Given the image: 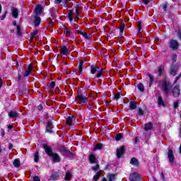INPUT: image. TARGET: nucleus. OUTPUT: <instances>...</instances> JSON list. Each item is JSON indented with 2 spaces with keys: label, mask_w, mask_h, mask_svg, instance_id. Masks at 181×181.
Masks as SVG:
<instances>
[{
  "label": "nucleus",
  "mask_w": 181,
  "mask_h": 181,
  "mask_svg": "<svg viewBox=\"0 0 181 181\" xmlns=\"http://www.w3.org/2000/svg\"><path fill=\"white\" fill-rule=\"evenodd\" d=\"M125 152V147L122 146L120 148H117L116 155L118 158H121Z\"/></svg>",
  "instance_id": "obj_12"
},
{
  "label": "nucleus",
  "mask_w": 181,
  "mask_h": 181,
  "mask_svg": "<svg viewBox=\"0 0 181 181\" xmlns=\"http://www.w3.org/2000/svg\"><path fill=\"white\" fill-rule=\"evenodd\" d=\"M11 16L14 19L19 18V10L15 7L11 8Z\"/></svg>",
  "instance_id": "obj_14"
},
{
  "label": "nucleus",
  "mask_w": 181,
  "mask_h": 181,
  "mask_svg": "<svg viewBox=\"0 0 181 181\" xmlns=\"http://www.w3.org/2000/svg\"><path fill=\"white\" fill-rule=\"evenodd\" d=\"M71 179V173L67 172L65 175V180H70Z\"/></svg>",
  "instance_id": "obj_38"
},
{
  "label": "nucleus",
  "mask_w": 181,
  "mask_h": 181,
  "mask_svg": "<svg viewBox=\"0 0 181 181\" xmlns=\"http://www.w3.org/2000/svg\"><path fill=\"white\" fill-rule=\"evenodd\" d=\"M12 148H13V145H12V144H9V146H8V149H12Z\"/></svg>",
  "instance_id": "obj_63"
},
{
  "label": "nucleus",
  "mask_w": 181,
  "mask_h": 181,
  "mask_svg": "<svg viewBox=\"0 0 181 181\" xmlns=\"http://www.w3.org/2000/svg\"><path fill=\"white\" fill-rule=\"evenodd\" d=\"M42 148L45 149L48 156L52 158L54 163H59V162H60V156L56 153H53V150H52V147L50 146H48L47 144H45L42 145Z\"/></svg>",
  "instance_id": "obj_1"
},
{
  "label": "nucleus",
  "mask_w": 181,
  "mask_h": 181,
  "mask_svg": "<svg viewBox=\"0 0 181 181\" xmlns=\"http://www.w3.org/2000/svg\"><path fill=\"white\" fill-rule=\"evenodd\" d=\"M142 25V23H141V22H139V23H138V26H139V28H138V29H137V30H138V32H142V28L141 27Z\"/></svg>",
  "instance_id": "obj_49"
},
{
  "label": "nucleus",
  "mask_w": 181,
  "mask_h": 181,
  "mask_svg": "<svg viewBox=\"0 0 181 181\" xmlns=\"http://www.w3.org/2000/svg\"><path fill=\"white\" fill-rule=\"evenodd\" d=\"M56 87V82L52 81L49 86V88H54Z\"/></svg>",
  "instance_id": "obj_48"
},
{
  "label": "nucleus",
  "mask_w": 181,
  "mask_h": 181,
  "mask_svg": "<svg viewBox=\"0 0 181 181\" xmlns=\"http://www.w3.org/2000/svg\"><path fill=\"white\" fill-rule=\"evenodd\" d=\"M173 105H174V108H177V107H179V102L178 101L174 102Z\"/></svg>",
  "instance_id": "obj_56"
},
{
  "label": "nucleus",
  "mask_w": 181,
  "mask_h": 181,
  "mask_svg": "<svg viewBox=\"0 0 181 181\" xmlns=\"http://www.w3.org/2000/svg\"><path fill=\"white\" fill-rule=\"evenodd\" d=\"M172 60H173V63H176L177 60V55H176L175 53L173 54Z\"/></svg>",
  "instance_id": "obj_41"
},
{
  "label": "nucleus",
  "mask_w": 181,
  "mask_h": 181,
  "mask_svg": "<svg viewBox=\"0 0 181 181\" xmlns=\"http://www.w3.org/2000/svg\"><path fill=\"white\" fill-rule=\"evenodd\" d=\"M64 35H66V36H71V35H73V32H71V30H69L66 28H64Z\"/></svg>",
  "instance_id": "obj_27"
},
{
  "label": "nucleus",
  "mask_w": 181,
  "mask_h": 181,
  "mask_svg": "<svg viewBox=\"0 0 181 181\" xmlns=\"http://www.w3.org/2000/svg\"><path fill=\"white\" fill-rule=\"evenodd\" d=\"M43 12V6L41 4L37 5L35 8V16H39V15H42Z\"/></svg>",
  "instance_id": "obj_13"
},
{
  "label": "nucleus",
  "mask_w": 181,
  "mask_h": 181,
  "mask_svg": "<svg viewBox=\"0 0 181 181\" xmlns=\"http://www.w3.org/2000/svg\"><path fill=\"white\" fill-rule=\"evenodd\" d=\"M80 34L81 35V36H83L85 39H88V40H90V39H91V35L90 34H88L87 33H84L83 31H81L80 33Z\"/></svg>",
  "instance_id": "obj_23"
},
{
  "label": "nucleus",
  "mask_w": 181,
  "mask_h": 181,
  "mask_svg": "<svg viewBox=\"0 0 181 181\" xmlns=\"http://www.w3.org/2000/svg\"><path fill=\"white\" fill-rule=\"evenodd\" d=\"M119 97H121V95L119 93V92H117V93L115 95V100H119Z\"/></svg>",
  "instance_id": "obj_51"
},
{
  "label": "nucleus",
  "mask_w": 181,
  "mask_h": 181,
  "mask_svg": "<svg viewBox=\"0 0 181 181\" xmlns=\"http://www.w3.org/2000/svg\"><path fill=\"white\" fill-rule=\"evenodd\" d=\"M52 129H53V122H52V120L49 119L46 127V132H49V134H52V132H53Z\"/></svg>",
  "instance_id": "obj_15"
},
{
  "label": "nucleus",
  "mask_w": 181,
  "mask_h": 181,
  "mask_svg": "<svg viewBox=\"0 0 181 181\" xmlns=\"http://www.w3.org/2000/svg\"><path fill=\"white\" fill-rule=\"evenodd\" d=\"M17 35L18 36H22V33H21V25H17Z\"/></svg>",
  "instance_id": "obj_43"
},
{
  "label": "nucleus",
  "mask_w": 181,
  "mask_h": 181,
  "mask_svg": "<svg viewBox=\"0 0 181 181\" xmlns=\"http://www.w3.org/2000/svg\"><path fill=\"white\" fill-rule=\"evenodd\" d=\"M129 108L131 110H136V103L135 101H132L129 103Z\"/></svg>",
  "instance_id": "obj_28"
},
{
  "label": "nucleus",
  "mask_w": 181,
  "mask_h": 181,
  "mask_svg": "<svg viewBox=\"0 0 181 181\" xmlns=\"http://www.w3.org/2000/svg\"><path fill=\"white\" fill-rule=\"evenodd\" d=\"M68 2L69 1L62 0L61 4H63V5H65L66 6H67Z\"/></svg>",
  "instance_id": "obj_58"
},
{
  "label": "nucleus",
  "mask_w": 181,
  "mask_h": 181,
  "mask_svg": "<svg viewBox=\"0 0 181 181\" xmlns=\"http://www.w3.org/2000/svg\"><path fill=\"white\" fill-rule=\"evenodd\" d=\"M108 180L109 181H114V180H115V175H114V174L109 175Z\"/></svg>",
  "instance_id": "obj_40"
},
{
  "label": "nucleus",
  "mask_w": 181,
  "mask_h": 181,
  "mask_svg": "<svg viewBox=\"0 0 181 181\" xmlns=\"http://www.w3.org/2000/svg\"><path fill=\"white\" fill-rule=\"evenodd\" d=\"M152 127H153L152 123L148 122V123H146V124H145L144 129H145L146 131H151V129H152Z\"/></svg>",
  "instance_id": "obj_29"
},
{
  "label": "nucleus",
  "mask_w": 181,
  "mask_h": 181,
  "mask_svg": "<svg viewBox=\"0 0 181 181\" xmlns=\"http://www.w3.org/2000/svg\"><path fill=\"white\" fill-rule=\"evenodd\" d=\"M177 37L180 39V40H181V31H178L177 33Z\"/></svg>",
  "instance_id": "obj_59"
},
{
  "label": "nucleus",
  "mask_w": 181,
  "mask_h": 181,
  "mask_svg": "<svg viewBox=\"0 0 181 181\" xmlns=\"http://www.w3.org/2000/svg\"><path fill=\"white\" fill-rule=\"evenodd\" d=\"M37 33H39L38 30L34 31L33 33H31V37L32 38L35 37V36H36V35H37Z\"/></svg>",
  "instance_id": "obj_50"
},
{
  "label": "nucleus",
  "mask_w": 181,
  "mask_h": 181,
  "mask_svg": "<svg viewBox=\"0 0 181 181\" xmlns=\"http://www.w3.org/2000/svg\"><path fill=\"white\" fill-rule=\"evenodd\" d=\"M76 98L80 104H87L88 103V98L81 93H78Z\"/></svg>",
  "instance_id": "obj_4"
},
{
  "label": "nucleus",
  "mask_w": 181,
  "mask_h": 181,
  "mask_svg": "<svg viewBox=\"0 0 181 181\" xmlns=\"http://www.w3.org/2000/svg\"><path fill=\"white\" fill-rule=\"evenodd\" d=\"M164 71H165V66H163V65H160V66H158V76H162Z\"/></svg>",
  "instance_id": "obj_24"
},
{
  "label": "nucleus",
  "mask_w": 181,
  "mask_h": 181,
  "mask_svg": "<svg viewBox=\"0 0 181 181\" xmlns=\"http://www.w3.org/2000/svg\"><path fill=\"white\" fill-rule=\"evenodd\" d=\"M33 69V65L32 64H30L27 69L25 71V72L23 73V77H28V76H32Z\"/></svg>",
  "instance_id": "obj_5"
},
{
  "label": "nucleus",
  "mask_w": 181,
  "mask_h": 181,
  "mask_svg": "<svg viewBox=\"0 0 181 181\" xmlns=\"http://www.w3.org/2000/svg\"><path fill=\"white\" fill-rule=\"evenodd\" d=\"M137 88L141 90V93H144V91H145V86L141 83L137 85Z\"/></svg>",
  "instance_id": "obj_35"
},
{
  "label": "nucleus",
  "mask_w": 181,
  "mask_h": 181,
  "mask_svg": "<svg viewBox=\"0 0 181 181\" xmlns=\"http://www.w3.org/2000/svg\"><path fill=\"white\" fill-rule=\"evenodd\" d=\"M84 68V61H81V62L78 64V69L79 73L83 72V69Z\"/></svg>",
  "instance_id": "obj_25"
},
{
  "label": "nucleus",
  "mask_w": 181,
  "mask_h": 181,
  "mask_svg": "<svg viewBox=\"0 0 181 181\" xmlns=\"http://www.w3.org/2000/svg\"><path fill=\"white\" fill-rule=\"evenodd\" d=\"M121 138H122V136L119 134L116 135L115 139L116 141H120Z\"/></svg>",
  "instance_id": "obj_52"
},
{
  "label": "nucleus",
  "mask_w": 181,
  "mask_h": 181,
  "mask_svg": "<svg viewBox=\"0 0 181 181\" xmlns=\"http://www.w3.org/2000/svg\"><path fill=\"white\" fill-rule=\"evenodd\" d=\"M101 149H103V144H97L95 147H94V148H93V151H98V150H101Z\"/></svg>",
  "instance_id": "obj_36"
},
{
  "label": "nucleus",
  "mask_w": 181,
  "mask_h": 181,
  "mask_svg": "<svg viewBox=\"0 0 181 181\" xmlns=\"http://www.w3.org/2000/svg\"><path fill=\"white\" fill-rule=\"evenodd\" d=\"M129 180L131 181H139L141 180V176L138 173H133L130 175Z\"/></svg>",
  "instance_id": "obj_11"
},
{
  "label": "nucleus",
  "mask_w": 181,
  "mask_h": 181,
  "mask_svg": "<svg viewBox=\"0 0 181 181\" xmlns=\"http://www.w3.org/2000/svg\"><path fill=\"white\" fill-rule=\"evenodd\" d=\"M179 135H180V136H181V124H180V130H179Z\"/></svg>",
  "instance_id": "obj_64"
},
{
  "label": "nucleus",
  "mask_w": 181,
  "mask_h": 181,
  "mask_svg": "<svg viewBox=\"0 0 181 181\" xmlns=\"http://www.w3.org/2000/svg\"><path fill=\"white\" fill-rule=\"evenodd\" d=\"M34 160L35 162H39V153L36 152L34 155Z\"/></svg>",
  "instance_id": "obj_42"
},
{
  "label": "nucleus",
  "mask_w": 181,
  "mask_h": 181,
  "mask_svg": "<svg viewBox=\"0 0 181 181\" xmlns=\"http://www.w3.org/2000/svg\"><path fill=\"white\" fill-rule=\"evenodd\" d=\"M8 117H10V118H18V117H19V114L16 112L11 111L8 113Z\"/></svg>",
  "instance_id": "obj_21"
},
{
  "label": "nucleus",
  "mask_w": 181,
  "mask_h": 181,
  "mask_svg": "<svg viewBox=\"0 0 181 181\" xmlns=\"http://www.w3.org/2000/svg\"><path fill=\"white\" fill-rule=\"evenodd\" d=\"M74 119V117H68V118L66 119V125H68L69 127H71V125L73 124Z\"/></svg>",
  "instance_id": "obj_19"
},
{
  "label": "nucleus",
  "mask_w": 181,
  "mask_h": 181,
  "mask_svg": "<svg viewBox=\"0 0 181 181\" xmlns=\"http://www.w3.org/2000/svg\"><path fill=\"white\" fill-rule=\"evenodd\" d=\"M177 69H179V65L173 64L170 69V74H171V76H176V73H177Z\"/></svg>",
  "instance_id": "obj_10"
},
{
  "label": "nucleus",
  "mask_w": 181,
  "mask_h": 181,
  "mask_svg": "<svg viewBox=\"0 0 181 181\" xmlns=\"http://www.w3.org/2000/svg\"><path fill=\"white\" fill-rule=\"evenodd\" d=\"M95 73H98L95 78H100V77H103V76H104V69L98 68L97 66L92 65L90 66V74H95Z\"/></svg>",
  "instance_id": "obj_2"
},
{
  "label": "nucleus",
  "mask_w": 181,
  "mask_h": 181,
  "mask_svg": "<svg viewBox=\"0 0 181 181\" xmlns=\"http://www.w3.org/2000/svg\"><path fill=\"white\" fill-rule=\"evenodd\" d=\"M138 144H139V137H135L134 139V144L138 145Z\"/></svg>",
  "instance_id": "obj_44"
},
{
  "label": "nucleus",
  "mask_w": 181,
  "mask_h": 181,
  "mask_svg": "<svg viewBox=\"0 0 181 181\" xmlns=\"http://www.w3.org/2000/svg\"><path fill=\"white\" fill-rule=\"evenodd\" d=\"M163 91L166 94V95H169V93H170V90L172 89V83L168 81H163L162 82Z\"/></svg>",
  "instance_id": "obj_3"
},
{
  "label": "nucleus",
  "mask_w": 181,
  "mask_h": 181,
  "mask_svg": "<svg viewBox=\"0 0 181 181\" xmlns=\"http://www.w3.org/2000/svg\"><path fill=\"white\" fill-rule=\"evenodd\" d=\"M170 47L173 49V50H177V49H179V42L175 40H170Z\"/></svg>",
  "instance_id": "obj_7"
},
{
  "label": "nucleus",
  "mask_w": 181,
  "mask_h": 181,
  "mask_svg": "<svg viewBox=\"0 0 181 181\" xmlns=\"http://www.w3.org/2000/svg\"><path fill=\"white\" fill-rule=\"evenodd\" d=\"M67 151H68V149L65 146H62L61 148L60 152H62V153L64 154L65 152Z\"/></svg>",
  "instance_id": "obj_47"
},
{
  "label": "nucleus",
  "mask_w": 181,
  "mask_h": 181,
  "mask_svg": "<svg viewBox=\"0 0 181 181\" xmlns=\"http://www.w3.org/2000/svg\"><path fill=\"white\" fill-rule=\"evenodd\" d=\"M101 176V171H98L96 174L93 176V180L97 181L100 179Z\"/></svg>",
  "instance_id": "obj_31"
},
{
  "label": "nucleus",
  "mask_w": 181,
  "mask_h": 181,
  "mask_svg": "<svg viewBox=\"0 0 181 181\" xmlns=\"http://www.w3.org/2000/svg\"><path fill=\"white\" fill-rule=\"evenodd\" d=\"M138 114L139 115H144V114H145V112L144 111V110H142V108H139V111H138Z\"/></svg>",
  "instance_id": "obj_46"
},
{
  "label": "nucleus",
  "mask_w": 181,
  "mask_h": 181,
  "mask_svg": "<svg viewBox=\"0 0 181 181\" xmlns=\"http://www.w3.org/2000/svg\"><path fill=\"white\" fill-rule=\"evenodd\" d=\"M40 17L39 16H35V20H34V25L35 26H39L40 25Z\"/></svg>",
  "instance_id": "obj_20"
},
{
  "label": "nucleus",
  "mask_w": 181,
  "mask_h": 181,
  "mask_svg": "<svg viewBox=\"0 0 181 181\" xmlns=\"http://www.w3.org/2000/svg\"><path fill=\"white\" fill-rule=\"evenodd\" d=\"M49 15L51 18H49V21H56V18L57 16V10L54 8H52L49 10Z\"/></svg>",
  "instance_id": "obj_6"
},
{
  "label": "nucleus",
  "mask_w": 181,
  "mask_h": 181,
  "mask_svg": "<svg viewBox=\"0 0 181 181\" xmlns=\"http://www.w3.org/2000/svg\"><path fill=\"white\" fill-rule=\"evenodd\" d=\"M130 165H133L134 166L138 168V166H139V161L136 158H132L130 160Z\"/></svg>",
  "instance_id": "obj_17"
},
{
  "label": "nucleus",
  "mask_w": 181,
  "mask_h": 181,
  "mask_svg": "<svg viewBox=\"0 0 181 181\" xmlns=\"http://www.w3.org/2000/svg\"><path fill=\"white\" fill-rule=\"evenodd\" d=\"M33 181H40V178L35 175L33 177Z\"/></svg>",
  "instance_id": "obj_57"
},
{
  "label": "nucleus",
  "mask_w": 181,
  "mask_h": 181,
  "mask_svg": "<svg viewBox=\"0 0 181 181\" xmlns=\"http://www.w3.org/2000/svg\"><path fill=\"white\" fill-rule=\"evenodd\" d=\"M38 110H40V111L42 110H43V105H38Z\"/></svg>",
  "instance_id": "obj_61"
},
{
  "label": "nucleus",
  "mask_w": 181,
  "mask_h": 181,
  "mask_svg": "<svg viewBox=\"0 0 181 181\" xmlns=\"http://www.w3.org/2000/svg\"><path fill=\"white\" fill-rule=\"evenodd\" d=\"M55 4L57 5H59V4H62V0H55Z\"/></svg>",
  "instance_id": "obj_60"
},
{
  "label": "nucleus",
  "mask_w": 181,
  "mask_h": 181,
  "mask_svg": "<svg viewBox=\"0 0 181 181\" xmlns=\"http://www.w3.org/2000/svg\"><path fill=\"white\" fill-rule=\"evenodd\" d=\"M57 177H59V174L54 173H53L51 176H50V179L51 180H56V179H57Z\"/></svg>",
  "instance_id": "obj_37"
},
{
  "label": "nucleus",
  "mask_w": 181,
  "mask_h": 181,
  "mask_svg": "<svg viewBox=\"0 0 181 181\" xmlns=\"http://www.w3.org/2000/svg\"><path fill=\"white\" fill-rule=\"evenodd\" d=\"M158 105L165 107V102L163 101V99L160 96H158Z\"/></svg>",
  "instance_id": "obj_34"
},
{
  "label": "nucleus",
  "mask_w": 181,
  "mask_h": 181,
  "mask_svg": "<svg viewBox=\"0 0 181 181\" xmlns=\"http://www.w3.org/2000/svg\"><path fill=\"white\" fill-rule=\"evenodd\" d=\"M161 179H162V180L165 181V175H164L163 173H161Z\"/></svg>",
  "instance_id": "obj_62"
},
{
  "label": "nucleus",
  "mask_w": 181,
  "mask_h": 181,
  "mask_svg": "<svg viewBox=\"0 0 181 181\" xmlns=\"http://www.w3.org/2000/svg\"><path fill=\"white\" fill-rule=\"evenodd\" d=\"M6 13H8V11H6L4 14L1 16V21H4L6 18Z\"/></svg>",
  "instance_id": "obj_55"
},
{
  "label": "nucleus",
  "mask_w": 181,
  "mask_h": 181,
  "mask_svg": "<svg viewBox=\"0 0 181 181\" xmlns=\"http://www.w3.org/2000/svg\"><path fill=\"white\" fill-rule=\"evenodd\" d=\"M73 153L70 151L69 150L66 151L64 153V156H66L67 158H73Z\"/></svg>",
  "instance_id": "obj_32"
},
{
  "label": "nucleus",
  "mask_w": 181,
  "mask_h": 181,
  "mask_svg": "<svg viewBox=\"0 0 181 181\" xmlns=\"http://www.w3.org/2000/svg\"><path fill=\"white\" fill-rule=\"evenodd\" d=\"M147 76L149 78V87H152L153 83H155V77L151 74H148Z\"/></svg>",
  "instance_id": "obj_16"
},
{
  "label": "nucleus",
  "mask_w": 181,
  "mask_h": 181,
  "mask_svg": "<svg viewBox=\"0 0 181 181\" xmlns=\"http://www.w3.org/2000/svg\"><path fill=\"white\" fill-rule=\"evenodd\" d=\"M68 18H69L70 22H73V21H74L73 11L69 10V11H68Z\"/></svg>",
  "instance_id": "obj_26"
},
{
  "label": "nucleus",
  "mask_w": 181,
  "mask_h": 181,
  "mask_svg": "<svg viewBox=\"0 0 181 181\" xmlns=\"http://www.w3.org/2000/svg\"><path fill=\"white\" fill-rule=\"evenodd\" d=\"M141 2L144 4V5H148L151 2V0H141Z\"/></svg>",
  "instance_id": "obj_54"
},
{
  "label": "nucleus",
  "mask_w": 181,
  "mask_h": 181,
  "mask_svg": "<svg viewBox=\"0 0 181 181\" xmlns=\"http://www.w3.org/2000/svg\"><path fill=\"white\" fill-rule=\"evenodd\" d=\"M180 86L179 85H176L173 88V94L175 98H177L179 95H180Z\"/></svg>",
  "instance_id": "obj_9"
},
{
  "label": "nucleus",
  "mask_w": 181,
  "mask_h": 181,
  "mask_svg": "<svg viewBox=\"0 0 181 181\" xmlns=\"http://www.w3.org/2000/svg\"><path fill=\"white\" fill-rule=\"evenodd\" d=\"M125 29V24L124 23H122L119 26V32L120 33H124V30Z\"/></svg>",
  "instance_id": "obj_39"
},
{
  "label": "nucleus",
  "mask_w": 181,
  "mask_h": 181,
  "mask_svg": "<svg viewBox=\"0 0 181 181\" xmlns=\"http://www.w3.org/2000/svg\"><path fill=\"white\" fill-rule=\"evenodd\" d=\"M60 53H61V54L66 56V54H67V53H69V49L67 48V47H66V46L62 47V48L60 49Z\"/></svg>",
  "instance_id": "obj_18"
},
{
  "label": "nucleus",
  "mask_w": 181,
  "mask_h": 181,
  "mask_svg": "<svg viewBox=\"0 0 181 181\" xmlns=\"http://www.w3.org/2000/svg\"><path fill=\"white\" fill-rule=\"evenodd\" d=\"M89 160L91 163H97V158L94 154H90L89 156Z\"/></svg>",
  "instance_id": "obj_22"
},
{
  "label": "nucleus",
  "mask_w": 181,
  "mask_h": 181,
  "mask_svg": "<svg viewBox=\"0 0 181 181\" xmlns=\"http://www.w3.org/2000/svg\"><path fill=\"white\" fill-rule=\"evenodd\" d=\"M98 169H100V165L96 164L95 165L92 167V170H98Z\"/></svg>",
  "instance_id": "obj_45"
},
{
  "label": "nucleus",
  "mask_w": 181,
  "mask_h": 181,
  "mask_svg": "<svg viewBox=\"0 0 181 181\" xmlns=\"http://www.w3.org/2000/svg\"><path fill=\"white\" fill-rule=\"evenodd\" d=\"M163 9L166 11V9H168V3L163 4Z\"/></svg>",
  "instance_id": "obj_53"
},
{
  "label": "nucleus",
  "mask_w": 181,
  "mask_h": 181,
  "mask_svg": "<svg viewBox=\"0 0 181 181\" xmlns=\"http://www.w3.org/2000/svg\"><path fill=\"white\" fill-rule=\"evenodd\" d=\"M78 15H80V13H78V8H76V17H75V19L74 20L75 23H78Z\"/></svg>",
  "instance_id": "obj_33"
},
{
  "label": "nucleus",
  "mask_w": 181,
  "mask_h": 181,
  "mask_svg": "<svg viewBox=\"0 0 181 181\" xmlns=\"http://www.w3.org/2000/svg\"><path fill=\"white\" fill-rule=\"evenodd\" d=\"M13 165L15 168H19L21 166V161L19 160V159H15Z\"/></svg>",
  "instance_id": "obj_30"
},
{
  "label": "nucleus",
  "mask_w": 181,
  "mask_h": 181,
  "mask_svg": "<svg viewBox=\"0 0 181 181\" xmlns=\"http://www.w3.org/2000/svg\"><path fill=\"white\" fill-rule=\"evenodd\" d=\"M168 158L171 165H173V162H175V156L173 155V151L168 150Z\"/></svg>",
  "instance_id": "obj_8"
}]
</instances>
